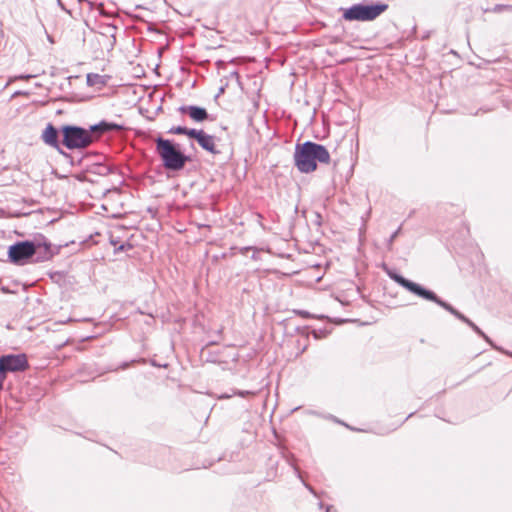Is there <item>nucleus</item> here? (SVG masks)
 I'll list each match as a JSON object with an SVG mask.
<instances>
[{
  "mask_svg": "<svg viewBox=\"0 0 512 512\" xmlns=\"http://www.w3.org/2000/svg\"><path fill=\"white\" fill-rule=\"evenodd\" d=\"M59 252L53 248L51 242L42 234L33 239L16 241L8 247L7 256L12 264L23 266L29 263L49 261Z\"/></svg>",
  "mask_w": 512,
  "mask_h": 512,
  "instance_id": "f257e3e1",
  "label": "nucleus"
},
{
  "mask_svg": "<svg viewBox=\"0 0 512 512\" xmlns=\"http://www.w3.org/2000/svg\"><path fill=\"white\" fill-rule=\"evenodd\" d=\"M383 270L391 280H393L395 283H397L399 286H401L411 294L421 299L437 304L438 306L442 307L447 312L455 316L457 319L471 327L473 331L476 332L479 336L484 335V332L473 321H471L463 313L454 308L450 303L440 298L433 290L428 289L427 287L419 283H416L410 279H407L402 274H400L396 269L390 268L386 264H383Z\"/></svg>",
  "mask_w": 512,
  "mask_h": 512,
  "instance_id": "f03ea898",
  "label": "nucleus"
},
{
  "mask_svg": "<svg viewBox=\"0 0 512 512\" xmlns=\"http://www.w3.org/2000/svg\"><path fill=\"white\" fill-rule=\"evenodd\" d=\"M330 159L328 149L322 144L307 140L295 145L294 165L301 173H312L316 171L318 163L328 164Z\"/></svg>",
  "mask_w": 512,
  "mask_h": 512,
  "instance_id": "7ed1b4c3",
  "label": "nucleus"
},
{
  "mask_svg": "<svg viewBox=\"0 0 512 512\" xmlns=\"http://www.w3.org/2000/svg\"><path fill=\"white\" fill-rule=\"evenodd\" d=\"M155 151L161 159L163 168L169 172H179L192 161V156L186 154L179 143L162 136L155 139Z\"/></svg>",
  "mask_w": 512,
  "mask_h": 512,
  "instance_id": "20e7f679",
  "label": "nucleus"
},
{
  "mask_svg": "<svg viewBox=\"0 0 512 512\" xmlns=\"http://www.w3.org/2000/svg\"><path fill=\"white\" fill-rule=\"evenodd\" d=\"M389 5L382 1H362L347 8H340L345 21L368 22L373 21L384 13Z\"/></svg>",
  "mask_w": 512,
  "mask_h": 512,
  "instance_id": "39448f33",
  "label": "nucleus"
},
{
  "mask_svg": "<svg viewBox=\"0 0 512 512\" xmlns=\"http://www.w3.org/2000/svg\"><path fill=\"white\" fill-rule=\"evenodd\" d=\"M62 144L70 151H82L91 146L85 127L75 124L62 125Z\"/></svg>",
  "mask_w": 512,
  "mask_h": 512,
  "instance_id": "423d86ee",
  "label": "nucleus"
},
{
  "mask_svg": "<svg viewBox=\"0 0 512 512\" xmlns=\"http://www.w3.org/2000/svg\"><path fill=\"white\" fill-rule=\"evenodd\" d=\"M28 368L29 362L24 353L0 356V391L3 390L8 373L24 372Z\"/></svg>",
  "mask_w": 512,
  "mask_h": 512,
  "instance_id": "0eeeda50",
  "label": "nucleus"
},
{
  "mask_svg": "<svg viewBox=\"0 0 512 512\" xmlns=\"http://www.w3.org/2000/svg\"><path fill=\"white\" fill-rule=\"evenodd\" d=\"M42 142L55 149L64 158H71V155L63 149L62 144V125L58 128L53 123L46 124L40 135Z\"/></svg>",
  "mask_w": 512,
  "mask_h": 512,
  "instance_id": "6e6552de",
  "label": "nucleus"
},
{
  "mask_svg": "<svg viewBox=\"0 0 512 512\" xmlns=\"http://www.w3.org/2000/svg\"><path fill=\"white\" fill-rule=\"evenodd\" d=\"M191 139L195 140L201 149L209 154L218 155L221 153L216 145L217 138L208 134L203 129H195Z\"/></svg>",
  "mask_w": 512,
  "mask_h": 512,
  "instance_id": "1a4fd4ad",
  "label": "nucleus"
},
{
  "mask_svg": "<svg viewBox=\"0 0 512 512\" xmlns=\"http://www.w3.org/2000/svg\"><path fill=\"white\" fill-rule=\"evenodd\" d=\"M181 114H187L193 121L202 123L209 119L206 108L198 105H182L178 108Z\"/></svg>",
  "mask_w": 512,
  "mask_h": 512,
  "instance_id": "9d476101",
  "label": "nucleus"
},
{
  "mask_svg": "<svg viewBox=\"0 0 512 512\" xmlns=\"http://www.w3.org/2000/svg\"><path fill=\"white\" fill-rule=\"evenodd\" d=\"M97 124H98L99 139H101L102 136H104L106 134L121 131L124 129V125L118 124L116 122L108 121V120H101Z\"/></svg>",
  "mask_w": 512,
  "mask_h": 512,
  "instance_id": "9b49d317",
  "label": "nucleus"
},
{
  "mask_svg": "<svg viewBox=\"0 0 512 512\" xmlns=\"http://www.w3.org/2000/svg\"><path fill=\"white\" fill-rule=\"evenodd\" d=\"M196 128H188L186 126L178 125V126H172L167 133L173 134V135H185L189 139L192 138L194 131Z\"/></svg>",
  "mask_w": 512,
  "mask_h": 512,
  "instance_id": "f8f14e48",
  "label": "nucleus"
},
{
  "mask_svg": "<svg viewBox=\"0 0 512 512\" xmlns=\"http://www.w3.org/2000/svg\"><path fill=\"white\" fill-rule=\"evenodd\" d=\"M86 83L88 86L105 85V76L97 73H88L86 75Z\"/></svg>",
  "mask_w": 512,
  "mask_h": 512,
  "instance_id": "ddd939ff",
  "label": "nucleus"
},
{
  "mask_svg": "<svg viewBox=\"0 0 512 512\" xmlns=\"http://www.w3.org/2000/svg\"><path fill=\"white\" fill-rule=\"evenodd\" d=\"M86 134H88L89 143L90 145L96 143L99 141V134H98V124H91L87 128L85 127Z\"/></svg>",
  "mask_w": 512,
  "mask_h": 512,
  "instance_id": "4468645a",
  "label": "nucleus"
},
{
  "mask_svg": "<svg viewBox=\"0 0 512 512\" xmlns=\"http://www.w3.org/2000/svg\"><path fill=\"white\" fill-rule=\"evenodd\" d=\"M114 172V168L110 165L105 164H96L93 173H96L101 176H107Z\"/></svg>",
  "mask_w": 512,
  "mask_h": 512,
  "instance_id": "2eb2a0df",
  "label": "nucleus"
},
{
  "mask_svg": "<svg viewBox=\"0 0 512 512\" xmlns=\"http://www.w3.org/2000/svg\"><path fill=\"white\" fill-rule=\"evenodd\" d=\"M202 356L205 357L206 362L210 363H218L220 362L219 359V352H213V351H206V347L202 349Z\"/></svg>",
  "mask_w": 512,
  "mask_h": 512,
  "instance_id": "dca6fc26",
  "label": "nucleus"
},
{
  "mask_svg": "<svg viewBox=\"0 0 512 512\" xmlns=\"http://www.w3.org/2000/svg\"><path fill=\"white\" fill-rule=\"evenodd\" d=\"M287 462L293 467V470H294V473L295 475L297 476V478H299L301 480V482L303 483V485L313 494V495H316V491L314 490V488L307 484L303 478H302V475H301V472L299 470V468L290 461V458H287Z\"/></svg>",
  "mask_w": 512,
  "mask_h": 512,
  "instance_id": "f3484780",
  "label": "nucleus"
},
{
  "mask_svg": "<svg viewBox=\"0 0 512 512\" xmlns=\"http://www.w3.org/2000/svg\"><path fill=\"white\" fill-rule=\"evenodd\" d=\"M503 11H512V5L496 4L491 9H486L485 12L501 13Z\"/></svg>",
  "mask_w": 512,
  "mask_h": 512,
  "instance_id": "a211bd4d",
  "label": "nucleus"
},
{
  "mask_svg": "<svg viewBox=\"0 0 512 512\" xmlns=\"http://www.w3.org/2000/svg\"><path fill=\"white\" fill-rule=\"evenodd\" d=\"M133 245L129 241H125L120 243L116 248H114V254H119L120 252H125L127 250H131Z\"/></svg>",
  "mask_w": 512,
  "mask_h": 512,
  "instance_id": "6ab92c4d",
  "label": "nucleus"
},
{
  "mask_svg": "<svg viewBox=\"0 0 512 512\" xmlns=\"http://www.w3.org/2000/svg\"><path fill=\"white\" fill-rule=\"evenodd\" d=\"M328 330L326 328H322V329H313L311 331V334L312 336L315 338V339H321V338H324L328 335Z\"/></svg>",
  "mask_w": 512,
  "mask_h": 512,
  "instance_id": "aec40b11",
  "label": "nucleus"
},
{
  "mask_svg": "<svg viewBox=\"0 0 512 512\" xmlns=\"http://www.w3.org/2000/svg\"><path fill=\"white\" fill-rule=\"evenodd\" d=\"M136 362H142V363H145V359H133L131 360L130 362L128 361H124L122 363L119 364V366L115 369V370H125L127 369L132 363H136Z\"/></svg>",
  "mask_w": 512,
  "mask_h": 512,
  "instance_id": "412c9836",
  "label": "nucleus"
},
{
  "mask_svg": "<svg viewBox=\"0 0 512 512\" xmlns=\"http://www.w3.org/2000/svg\"><path fill=\"white\" fill-rule=\"evenodd\" d=\"M400 232H401V226H400V227H398V229H397V230H395V231L391 234V236L389 237V239H388V241H387V246H388V248H389V249H391V247H392V244H393L394 240L398 237V235L400 234Z\"/></svg>",
  "mask_w": 512,
  "mask_h": 512,
  "instance_id": "4be33fe9",
  "label": "nucleus"
},
{
  "mask_svg": "<svg viewBox=\"0 0 512 512\" xmlns=\"http://www.w3.org/2000/svg\"><path fill=\"white\" fill-rule=\"evenodd\" d=\"M116 30H117V27H116V25H114V24H109V25L107 26V32L111 34V37H112V39H113V41H112V46H113V45L115 44V42H116V36H115V32H116Z\"/></svg>",
  "mask_w": 512,
  "mask_h": 512,
  "instance_id": "5701e85b",
  "label": "nucleus"
},
{
  "mask_svg": "<svg viewBox=\"0 0 512 512\" xmlns=\"http://www.w3.org/2000/svg\"><path fill=\"white\" fill-rule=\"evenodd\" d=\"M294 313L303 318H313L314 316L306 310H294Z\"/></svg>",
  "mask_w": 512,
  "mask_h": 512,
  "instance_id": "b1692460",
  "label": "nucleus"
},
{
  "mask_svg": "<svg viewBox=\"0 0 512 512\" xmlns=\"http://www.w3.org/2000/svg\"><path fill=\"white\" fill-rule=\"evenodd\" d=\"M149 363L153 367H158V368H167L168 367L167 363H159L155 359H150Z\"/></svg>",
  "mask_w": 512,
  "mask_h": 512,
  "instance_id": "393cba45",
  "label": "nucleus"
},
{
  "mask_svg": "<svg viewBox=\"0 0 512 512\" xmlns=\"http://www.w3.org/2000/svg\"><path fill=\"white\" fill-rule=\"evenodd\" d=\"M487 343H489L495 350L496 348H499L498 346L494 345L492 340L484 333V335H480Z\"/></svg>",
  "mask_w": 512,
  "mask_h": 512,
  "instance_id": "a878e982",
  "label": "nucleus"
},
{
  "mask_svg": "<svg viewBox=\"0 0 512 512\" xmlns=\"http://www.w3.org/2000/svg\"><path fill=\"white\" fill-rule=\"evenodd\" d=\"M110 244L116 248L120 244L119 238L110 237Z\"/></svg>",
  "mask_w": 512,
  "mask_h": 512,
  "instance_id": "bb28decb",
  "label": "nucleus"
},
{
  "mask_svg": "<svg viewBox=\"0 0 512 512\" xmlns=\"http://www.w3.org/2000/svg\"><path fill=\"white\" fill-rule=\"evenodd\" d=\"M306 329H307V327H303V328H301V327H296V329H295V330H296V332L301 333V334H304V335H306V337H308V333L306 332Z\"/></svg>",
  "mask_w": 512,
  "mask_h": 512,
  "instance_id": "cd10ccee",
  "label": "nucleus"
},
{
  "mask_svg": "<svg viewBox=\"0 0 512 512\" xmlns=\"http://www.w3.org/2000/svg\"><path fill=\"white\" fill-rule=\"evenodd\" d=\"M496 350L500 351L501 353H503V354H505V355H507V356L512 358V352L511 351L505 350V349H503L501 347L500 348H496Z\"/></svg>",
  "mask_w": 512,
  "mask_h": 512,
  "instance_id": "c85d7f7f",
  "label": "nucleus"
},
{
  "mask_svg": "<svg viewBox=\"0 0 512 512\" xmlns=\"http://www.w3.org/2000/svg\"><path fill=\"white\" fill-rule=\"evenodd\" d=\"M251 392L250 391H242V390H238L237 392H235V394L241 396V397H245L247 395H249Z\"/></svg>",
  "mask_w": 512,
  "mask_h": 512,
  "instance_id": "c756f323",
  "label": "nucleus"
},
{
  "mask_svg": "<svg viewBox=\"0 0 512 512\" xmlns=\"http://www.w3.org/2000/svg\"><path fill=\"white\" fill-rule=\"evenodd\" d=\"M307 347H308V345L306 344V345H304L302 348H299V351H298V353L296 354V357H298V356H300L301 354H303V353L306 351Z\"/></svg>",
  "mask_w": 512,
  "mask_h": 512,
  "instance_id": "7c9ffc66",
  "label": "nucleus"
},
{
  "mask_svg": "<svg viewBox=\"0 0 512 512\" xmlns=\"http://www.w3.org/2000/svg\"><path fill=\"white\" fill-rule=\"evenodd\" d=\"M225 88H226V85H225V86H221V87L219 88L218 93L216 94V96H215V97L217 98V97H219L221 94H223V93H224V91H225Z\"/></svg>",
  "mask_w": 512,
  "mask_h": 512,
  "instance_id": "2f4dec72",
  "label": "nucleus"
},
{
  "mask_svg": "<svg viewBox=\"0 0 512 512\" xmlns=\"http://www.w3.org/2000/svg\"><path fill=\"white\" fill-rule=\"evenodd\" d=\"M335 421H336V422H338V423H341L342 425L346 426V428H348V429H350V430H356L355 428H353V427L349 426L348 424H346V423H344V422H341V421H339V420H337V419H335Z\"/></svg>",
  "mask_w": 512,
  "mask_h": 512,
  "instance_id": "473e14b6",
  "label": "nucleus"
},
{
  "mask_svg": "<svg viewBox=\"0 0 512 512\" xmlns=\"http://www.w3.org/2000/svg\"><path fill=\"white\" fill-rule=\"evenodd\" d=\"M217 344H219V341H217V340H212V341H209V342L207 343L206 347H208V346H212V345H217Z\"/></svg>",
  "mask_w": 512,
  "mask_h": 512,
  "instance_id": "72a5a7b5",
  "label": "nucleus"
},
{
  "mask_svg": "<svg viewBox=\"0 0 512 512\" xmlns=\"http://www.w3.org/2000/svg\"><path fill=\"white\" fill-rule=\"evenodd\" d=\"M231 76H232V77H236L237 79H239V74H238V72H237V71H233V72L231 73Z\"/></svg>",
  "mask_w": 512,
  "mask_h": 512,
  "instance_id": "f704fd0d",
  "label": "nucleus"
},
{
  "mask_svg": "<svg viewBox=\"0 0 512 512\" xmlns=\"http://www.w3.org/2000/svg\"><path fill=\"white\" fill-rule=\"evenodd\" d=\"M216 334H217L219 337H221V336H222V334H223V329H222V328H221V329H218V330L216 331Z\"/></svg>",
  "mask_w": 512,
  "mask_h": 512,
  "instance_id": "c9c22d12",
  "label": "nucleus"
},
{
  "mask_svg": "<svg viewBox=\"0 0 512 512\" xmlns=\"http://www.w3.org/2000/svg\"><path fill=\"white\" fill-rule=\"evenodd\" d=\"M250 249H252V247H250V246L244 247V248H242V253H245Z\"/></svg>",
  "mask_w": 512,
  "mask_h": 512,
  "instance_id": "e433bc0d",
  "label": "nucleus"
},
{
  "mask_svg": "<svg viewBox=\"0 0 512 512\" xmlns=\"http://www.w3.org/2000/svg\"><path fill=\"white\" fill-rule=\"evenodd\" d=\"M251 258H252L253 260H257V259H258V255H257V253H256V252H254V253H253V255L251 256Z\"/></svg>",
  "mask_w": 512,
  "mask_h": 512,
  "instance_id": "4c0bfd02",
  "label": "nucleus"
},
{
  "mask_svg": "<svg viewBox=\"0 0 512 512\" xmlns=\"http://www.w3.org/2000/svg\"><path fill=\"white\" fill-rule=\"evenodd\" d=\"M57 2H58V5H59L63 10H65L64 5L62 4L61 0H57Z\"/></svg>",
  "mask_w": 512,
  "mask_h": 512,
  "instance_id": "58836bf2",
  "label": "nucleus"
},
{
  "mask_svg": "<svg viewBox=\"0 0 512 512\" xmlns=\"http://www.w3.org/2000/svg\"><path fill=\"white\" fill-rule=\"evenodd\" d=\"M413 415H414V413H413V412H412V413H410V414L405 418V420H407L408 418L412 417Z\"/></svg>",
  "mask_w": 512,
  "mask_h": 512,
  "instance_id": "ea45409f",
  "label": "nucleus"
},
{
  "mask_svg": "<svg viewBox=\"0 0 512 512\" xmlns=\"http://www.w3.org/2000/svg\"><path fill=\"white\" fill-rule=\"evenodd\" d=\"M331 509H332V506H327L326 512H330Z\"/></svg>",
  "mask_w": 512,
  "mask_h": 512,
  "instance_id": "a19ab883",
  "label": "nucleus"
}]
</instances>
